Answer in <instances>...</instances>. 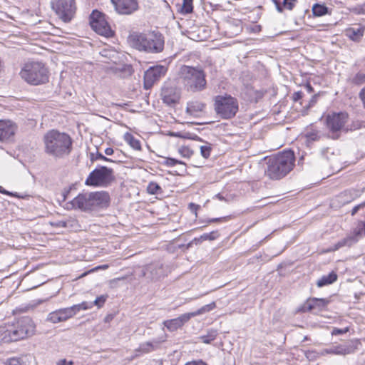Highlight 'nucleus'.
Returning a JSON list of instances; mask_svg holds the SVG:
<instances>
[{
	"label": "nucleus",
	"mask_w": 365,
	"mask_h": 365,
	"mask_svg": "<svg viewBox=\"0 0 365 365\" xmlns=\"http://www.w3.org/2000/svg\"><path fill=\"white\" fill-rule=\"evenodd\" d=\"M35 324L29 317H23L11 324L0 327V341L10 343L24 339L35 332Z\"/></svg>",
	"instance_id": "nucleus-3"
},
{
	"label": "nucleus",
	"mask_w": 365,
	"mask_h": 365,
	"mask_svg": "<svg viewBox=\"0 0 365 365\" xmlns=\"http://www.w3.org/2000/svg\"><path fill=\"white\" fill-rule=\"evenodd\" d=\"M19 76L25 82L32 86H39L49 81V70L41 61H29L23 65Z\"/></svg>",
	"instance_id": "nucleus-6"
},
{
	"label": "nucleus",
	"mask_w": 365,
	"mask_h": 365,
	"mask_svg": "<svg viewBox=\"0 0 365 365\" xmlns=\"http://www.w3.org/2000/svg\"><path fill=\"white\" fill-rule=\"evenodd\" d=\"M131 46L147 53H159L164 49L165 39L157 31L134 32L128 37Z\"/></svg>",
	"instance_id": "nucleus-1"
},
{
	"label": "nucleus",
	"mask_w": 365,
	"mask_h": 365,
	"mask_svg": "<svg viewBox=\"0 0 365 365\" xmlns=\"http://www.w3.org/2000/svg\"><path fill=\"white\" fill-rule=\"evenodd\" d=\"M205 107V104L201 102L191 101L187 103L186 111L191 115L198 116L199 113L204 110Z\"/></svg>",
	"instance_id": "nucleus-25"
},
{
	"label": "nucleus",
	"mask_w": 365,
	"mask_h": 365,
	"mask_svg": "<svg viewBox=\"0 0 365 365\" xmlns=\"http://www.w3.org/2000/svg\"><path fill=\"white\" fill-rule=\"evenodd\" d=\"M45 153L54 158H63L68 156L72 150L71 137L57 130H51L43 135Z\"/></svg>",
	"instance_id": "nucleus-2"
},
{
	"label": "nucleus",
	"mask_w": 365,
	"mask_h": 365,
	"mask_svg": "<svg viewBox=\"0 0 365 365\" xmlns=\"http://www.w3.org/2000/svg\"><path fill=\"white\" fill-rule=\"evenodd\" d=\"M312 12L315 16H322L328 14V8L324 5L316 4L312 7Z\"/></svg>",
	"instance_id": "nucleus-31"
},
{
	"label": "nucleus",
	"mask_w": 365,
	"mask_h": 365,
	"mask_svg": "<svg viewBox=\"0 0 365 365\" xmlns=\"http://www.w3.org/2000/svg\"><path fill=\"white\" fill-rule=\"evenodd\" d=\"M306 88H307V91H308L309 93H311V92L312 91V90H313V89H312V87L311 86V85H310V84H307V86H306Z\"/></svg>",
	"instance_id": "nucleus-59"
},
{
	"label": "nucleus",
	"mask_w": 365,
	"mask_h": 365,
	"mask_svg": "<svg viewBox=\"0 0 365 365\" xmlns=\"http://www.w3.org/2000/svg\"><path fill=\"white\" fill-rule=\"evenodd\" d=\"M107 295H101L100 297H98L93 302H87L88 304H91L92 307L93 305L97 306L98 308L103 307L104 303L106 301Z\"/></svg>",
	"instance_id": "nucleus-35"
},
{
	"label": "nucleus",
	"mask_w": 365,
	"mask_h": 365,
	"mask_svg": "<svg viewBox=\"0 0 365 365\" xmlns=\"http://www.w3.org/2000/svg\"><path fill=\"white\" fill-rule=\"evenodd\" d=\"M0 193L4 194V195H9V196H13V197H19V198L21 197V196H20L17 193H13V192H11L9 191H7L4 187H2L1 186H0Z\"/></svg>",
	"instance_id": "nucleus-44"
},
{
	"label": "nucleus",
	"mask_w": 365,
	"mask_h": 365,
	"mask_svg": "<svg viewBox=\"0 0 365 365\" xmlns=\"http://www.w3.org/2000/svg\"><path fill=\"white\" fill-rule=\"evenodd\" d=\"M346 330H343V329H334L331 334L332 335H339V334H344L345 332H346Z\"/></svg>",
	"instance_id": "nucleus-51"
},
{
	"label": "nucleus",
	"mask_w": 365,
	"mask_h": 365,
	"mask_svg": "<svg viewBox=\"0 0 365 365\" xmlns=\"http://www.w3.org/2000/svg\"><path fill=\"white\" fill-rule=\"evenodd\" d=\"M57 365H73V361H67L66 359H61L58 361Z\"/></svg>",
	"instance_id": "nucleus-52"
},
{
	"label": "nucleus",
	"mask_w": 365,
	"mask_h": 365,
	"mask_svg": "<svg viewBox=\"0 0 365 365\" xmlns=\"http://www.w3.org/2000/svg\"><path fill=\"white\" fill-rule=\"evenodd\" d=\"M217 336V331L216 330H210L206 335L200 336L202 342L205 344H210L214 341Z\"/></svg>",
	"instance_id": "nucleus-33"
},
{
	"label": "nucleus",
	"mask_w": 365,
	"mask_h": 365,
	"mask_svg": "<svg viewBox=\"0 0 365 365\" xmlns=\"http://www.w3.org/2000/svg\"><path fill=\"white\" fill-rule=\"evenodd\" d=\"M190 319L188 313L181 314L177 318L165 320L163 325L170 331H174L182 327L185 323Z\"/></svg>",
	"instance_id": "nucleus-21"
},
{
	"label": "nucleus",
	"mask_w": 365,
	"mask_h": 365,
	"mask_svg": "<svg viewBox=\"0 0 365 365\" xmlns=\"http://www.w3.org/2000/svg\"><path fill=\"white\" fill-rule=\"evenodd\" d=\"M143 275L150 281L158 280L165 275L163 265L160 263L148 264L144 268Z\"/></svg>",
	"instance_id": "nucleus-17"
},
{
	"label": "nucleus",
	"mask_w": 365,
	"mask_h": 365,
	"mask_svg": "<svg viewBox=\"0 0 365 365\" xmlns=\"http://www.w3.org/2000/svg\"><path fill=\"white\" fill-rule=\"evenodd\" d=\"M91 308V304H88L87 302H83L70 307L60 309L51 312L47 317V320L54 324L64 322L75 316L81 310H87Z\"/></svg>",
	"instance_id": "nucleus-10"
},
{
	"label": "nucleus",
	"mask_w": 365,
	"mask_h": 365,
	"mask_svg": "<svg viewBox=\"0 0 365 365\" xmlns=\"http://www.w3.org/2000/svg\"><path fill=\"white\" fill-rule=\"evenodd\" d=\"M212 148L210 144L202 145L200 147V153L205 158H208L210 155Z\"/></svg>",
	"instance_id": "nucleus-37"
},
{
	"label": "nucleus",
	"mask_w": 365,
	"mask_h": 365,
	"mask_svg": "<svg viewBox=\"0 0 365 365\" xmlns=\"http://www.w3.org/2000/svg\"><path fill=\"white\" fill-rule=\"evenodd\" d=\"M328 304L325 299L309 298L299 308V311L302 312H312L314 310L321 311Z\"/></svg>",
	"instance_id": "nucleus-18"
},
{
	"label": "nucleus",
	"mask_w": 365,
	"mask_h": 365,
	"mask_svg": "<svg viewBox=\"0 0 365 365\" xmlns=\"http://www.w3.org/2000/svg\"><path fill=\"white\" fill-rule=\"evenodd\" d=\"M185 365H207L202 360L191 361L187 362Z\"/></svg>",
	"instance_id": "nucleus-46"
},
{
	"label": "nucleus",
	"mask_w": 365,
	"mask_h": 365,
	"mask_svg": "<svg viewBox=\"0 0 365 365\" xmlns=\"http://www.w3.org/2000/svg\"><path fill=\"white\" fill-rule=\"evenodd\" d=\"M357 342L350 341L344 344H339L331 346L329 349H325L322 351L321 355L324 354H336V355H346L353 353L356 349Z\"/></svg>",
	"instance_id": "nucleus-14"
},
{
	"label": "nucleus",
	"mask_w": 365,
	"mask_h": 365,
	"mask_svg": "<svg viewBox=\"0 0 365 365\" xmlns=\"http://www.w3.org/2000/svg\"><path fill=\"white\" fill-rule=\"evenodd\" d=\"M364 205H365V202H364Z\"/></svg>",
	"instance_id": "nucleus-61"
},
{
	"label": "nucleus",
	"mask_w": 365,
	"mask_h": 365,
	"mask_svg": "<svg viewBox=\"0 0 365 365\" xmlns=\"http://www.w3.org/2000/svg\"><path fill=\"white\" fill-rule=\"evenodd\" d=\"M114 171L112 168L100 166L93 170L86 180L85 184L94 187H108L115 181Z\"/></svg>",
	"instance_id": "nucleus-9"
},
{
	"label": "nucleus",
	"mask_w": 365,
	"mask_h": 365,
	"mask_svg": "<svg viewBox=\"0 0 365 365\" xmlns=\"http://www.w3.org/2000/svg\"><path fill=\"white\" fill-rule=\"evenodd\" d=\"M362 9H363L364 12H365V4L362 6Z\"/></svg>",
	"instance_id": "nucleus-60"
},
{
	"label": "nucleus",
	"mask_w": 365,
	"mask_h": 365,
	"mask_svg": "<svg viewBox=\"0 0 365 365\" xmlns=\"http://www.w3.org/2000/svg\"><path fill=\"white\" fill-rule=\"evenodd\" d=\"M92 160H103L105 161L112 162V160L104 155H103L101 153H97L96 156L94 158L93 156L91 158Z\"/></svg>",
	"instance_id": "nucleus-45"
},
{
	"label": "nucleus",
	"mask_w": 365,
	"mask_h": 365,
	"mask_svg": "<svg viewBox=\"0 0 365 365\" xmlns=\"http://www.w3.org/2000/svg\"><path fill=\"white\" fill-rule=\"evenodd\" d=\"M349 83L359 86L365 83V72L359 71L356 73L354 76L351 77L349 80Z\"/></svg>",
	"instance_id": "nucleus-29"
},
{
	"label": "nucleus",
	"mask_w": 365,
	"mask_h": 365,
	"mask_svg": "<svg viewBox=\"0 0 365 365\" xmlns=\"http://www.w3.org/2000/svg\"><path fill=\"white\" fill-rule=\"evenodd\" d=\"M365 207L364 203L355 206L351 210V215H354L361 207Z\"/></svg>",
	"instance_id": "nucleus-50"
},
{
	"label": "nucleus",
	"mask_w": 365,
	"mask_h": 365,
	"mask_svg": "<svg viewBox=\"0 0 365 365\" xmlns=\"http://www.w3.org/2000/svg\"><path fill=\"white\" fill-rule=\"evenodd\" d=\"M166 339V335L160 337L158 340H153V341H146L141 343L138 349H135L136 352L140 354H147L155 350L158 345L165 341Z\"/></svg>",
	"instance_id": "nucleus-23"
},
{
	"label": "nucleus",
	"mask_w": 365,
	"mask_h": 365,
	"mask_svg": "<svg viewBox=\"0 0 365 365\" xmlns=\"http://www.w3.org/2000/svg\"><path fill=\"white\" fill-rule=\"evenodd\" d=\"M365 28L359 26L358 28H349L346 30V36L354 41H359L364 33Z\"/></svg>",
	"instance_id": "nucleus-24"
},
{
	"label": "nucleus",
	"mask_w": 365,
	"mask_h": 365,
	"mask_svg": "<svg viewBox=\"0 0 365 365\" xmlns=\"http://www.w3.org/2000/svg\"><path fill=\"white\" fill-rule=\"evenodd\" d=\"M306 138L308 142L319 140L320 138L319 133L317 130L308 132L306 134Z\"/></svg>",
	"instance_id": "nucleus-36"
},
{
	"label": "nucleus",
	"mask_w": 365,
	"mask_h": 365,
	"mask_svg": "<svg viewBox=\"0 0 365 365\" xmlns=\"http://www.w3.org/2000/svg\"><path fill=\"white\" fill-rule=\"evenodd\" d=\"M348 120V115L346 113H333L329 114L326 118V123L328 129L335 133L341 130Z\"/></svg>",
	"instance_id": "nucleus-13"
},
{
	"label": "nucleus",
	"mask_w": 365,
	"mask_h": 365,
	"mask_svg": "<svg viewBox=\"0 0 365 365\" xmlns=\"http://www.w3.org/2000/svg\"><path fill=\"white\" fill-rule=\"evenodd\" d=\"M147 192L150 195H161L163 189L155 182H150L147 186Z\"/></svg>",
	"instance_id": "nucleus-30"
},
{
	"label": "nucleus",
	"mask_w": 365,
	"mask_h": 365,
	"mask_svg": "<svg viewBox=\"0 0 365 365\" xmlns=\"http://www.w3.org/2000/svg\"><path fill=\"white\" fill-rule=\"evenodd\" d=\"M123 139L133 149L136 150H141L140 140L135 138L131 133H125L123 135Z\"/></svg>",
	"instance_id": "nucleus-27"
},
{
	"label": "nucleus",
	"mask_w": 365,
	"mask_h": 365,
	"mask_svg": "<svg viewBox=\"0 0 365 365\" xmlns=\"http://www.w3.org/2000/svg\"><path fill=\"white\" fill-rule=\"evenodd\" d=\"M51 7L64 22H69L74 16L76 6L75 0H51Z\"/></svg>",
	"instance_id": "nucleus-11"
},
{
	"label": "nucleus",
	"mask_w": 365,
	"mask_h": 365,
	"mask_svg": "<svg viewBox=\"0 0 365 365\" xmlns=\"http://www.w3.org/2000/svg\"><path fill=\"white\" fill-rule=\"evenodd\" d=\"M361 234V230L356 232L354 234L347 236L346 237L341 239L336 244H335L333 247L329 248L327 252H334L339 250L341 247L347 246L350 247L352 245L355 244L358 240L359 236Z\"/></svg>",
	"instance_id": "nucleus-22"
},
{
	"label": "nucleus",
	"mask_w": 365,
	"mask_h": 365,
	"mask_svg": "<svg viewBox=\"0 0 365 365\" xmlns=\"http://www.w3.org/2000/svg\"><path fill=\"white\" fill-rule=\"evenodd\" d=\"M113 149L111 148H107L106 150H105V153L107 155H111L113 154Z\"/></svg>",
	"instance_id": "nucleus-55"
},
{
	"label": "nucleus",
	"mask_w": 365,
	"mask_h": 365,
	"mask_svg": "<svg viewBox=\"0 0 365 365\" xmlns=\"http://www.w3.org/2000/svg\"><path fill=\"white\" fill-rule=\"evenodd\" d=\"M215 197H217L220 200H225L224 197L222 195H221L220 194L216 195Z\"/></svg>",
	"instance_id": "nucleus-58"
},
{
	"label": "nucleus",
	"mask_w": 365,
	"mask_h": 365,
	"mask_svg": "<svg viewBox=\"0 0 365 365\" xmlns=\"http://www.w3.org/2000/svg\"><path fill=\"white\" fill-rule=\"evenodd\" d=\"M50 224L51 226L55 227H67V222L66 221L63 220H57L51 222Z\"/></svg>",
	"instance_id": "nucleus-42"
},
{
	"label": "nucleus",
	"mask_w": 365,
	"mask_h": 365,
	"mask_svg": "<svg viewBox=\"0 0 365 365\" xmlns=\"http://www.w3.org/2000/svg\"><path fill=\"white\" fill-rule=\"evenodd\" d=\"M182 163L178 160L172 158H168L165 160V165L168 166H175L177 164H182Z\"/></svg>",
	"instance_id": "nucleus-41"
},
{
	"label": "nucleus",
	"mask_w": 365,
	"mask_h": 365,
	"mask_svg": "<svg viewBox=\"0 0 365 365\" xmlns=\"http://www.w3.org/2000/svg\"><path fill=\"white\" fill-rule=\"evenodd\" d=\"M117 13L123 15H130L138 8L137 0H111Z\"/></svg>",
	"instance_id": "nucleus-15"
},
{
	"label": "nucleus",
	"mask_w": 365,
	"mask_h": 365,
	"mask_svg": "<svg viewBox=\"0 0 365 365\" xmlns=\"http://www.w3.org/2000/svg\"><path fill=\"white\" fill-rule=\"evenodd\" d=\"M225 217H223V218H212V219H210L208 220V222L210 223V222H220V221H221L222 220H225Z\"/></svg>",
	"instance_id": "nucleus-56"
},
{
	"label": "nucleus",
	"mask_w": 365,
	"mask_h": 365,
	"mask_svg": "<svg viewBox=\"0 0 365 365\" xmlns=\"http://www.w3.org/2000/svg\"><path fill=\"white\" fill-rule=\"evenodd\" d=\"M5 365H22V364H21L19 359L10 358L6 361Z\"/></svg>",
	"instance_id": "nucleus-43"
},
{
	"label": "nucleus",
	"mask_w": 365,
	"mask_h": 365,
	"mask_svg": "<svg viewBox=\"0 0 365 365\" xmlns=\"http://www.w3.org/2000/svg\"><path fill=\"white\" fill-rule=\"evenodd\" d=\"M16 128L15 124L11 120H0V140L4 141L11 138L15 132Z\"/></svg>",
	"instance_id": "nucleus-20"
},
{
	"label": "nucleus",
	"mask_w": 365,
	"mask_h": 365,
	"mask_svg": "<svg viewBox=\"0 0 365 365\" xmlns=\"http://www.w3.org/2000/svg\"><path fill=\"white\" fill-rule=\"evenodd\" d=\"M359 98L362 101L364 108H365V86L359 92Z\"/></svg>",
	"instance_id": "nucleus-47"
},
{
	"label": "nucleus",
	"mask_w": 365,
	"mask_h": 365,
	"mask_svg": "<svg viewBox=\"0 0 365 365\" xmlns=\"http://www.w3.org/2000/svg\"><path fill=\"white\" fill-rule=\"evenodd\" d=\"M253 31L255 32H259L261 31V26L259 25H256L254 26V28L252 29Z\"/></svg>",
	"instance_id": "nucleus-57"
},
{
	"label": "nucleus",
	"mask_w": 365,
	"mask_h": 365,
	"mask_svg": "<svg viewBox=\"0 0 365 365\" xmlns=\"http://www.w3.org/2000/svg\"><path fill=\"white\" fill-rule=\"evenodd\" d=\"M180 77L182 84L189 91H200L206 86L205 75L200 69L183 66L180 68Z\"/></svg>",
	"instance_id": "nucleus-7"
},
{
	"label": "nucleus",
	"mask_w": 365,
	"mask_h": 365,
	"mask_svg": "<svg viewBox=\"0 0 365 365\" xmlns=\"http://www.w3.org/2000/svg\"><path fill=\"white\" fill-rule=\"evenodd\" d=\"M179 153L185 158H190L192 155V151L187 147H181L179 148Z\"/></svg>",
	"instance_id": "nucleus-38"
},
{
	"label": "nucleus",
	"mask_w": 365,
	"mask_h": 365,
	"mask_svg": "<svg viewBox=\"0 0 365 365\" xmlns=\"http://www.w3.org/2000/svg\"><path fill=\"white\" fill-rule=\"evenodd\" d=\"M166 71L167 68L164 66L158 65L150 67L144 74L145 86H151L155 81L164 76Z\"/></svg>",
	"instance_id": "nucleus-16"
},
{
	"label": "nucleus",
	"mask_w": 365,
	"mask_h": 365,
	"mask_svg": "<svg viewBox=\"0 0 365 365\" xmlns=\"http://www.w3.org/2000/svg\"><path fill=\"white\" fill-rule=\"evenodd\" d=\"M276 6V9L278 12L282 13L283 11V6H282L277 0H272Z\"/></svg>",
	"instance_id": "nucleus-49"
},
{
	"label": "nucleus",
	"mask_w": 365,
	"mask_h": 365,
	"mask_svg": "<svg viewBox=\"0 0 365 365\" xmlns=\"http://www.w3.org/2000/svg\"><path fill=\"white\" fill-rule=\"evenodd\" d=\"M303 93L301 91L294 93L292 98L294 101H298L302 98Z\"/></svg>",
	"instance_id": "nucleus-48"
},
{
	"label": "nucleus",
	"mask_w": 365,
	"mask_h": 365,
	"mask_svg": "<svg viewBox=\"0 0 365 365\" xmlns=\"http://www.w3.org/2000/svg\"><path fill=\"white\" fill-rule=\"evenodd\" d=\"M214 101L216 113L223 119L235 117L239 110L238 101L230 95L217 96Z\"/></svg>",
	"instance_id": "nucleus-8"
},
{
	"label": "nucleus",
	"mask_w": 365,
	"mask_h": 365,
	"mask_svg": "<svg viewBox=\"0 0 365 365\" xmlns=\"http://www.w3.org/2000/svg\"><path fill=\"white\" fill-rule=\"evenodd\" d=\"M110 200L108 192L98 191L79 194L73 199L71 205L74 208L86 211L107 207L110 204Z\"/></svg>",
	"instance_id": "nucleus-5"
},
{
	"label": "nucleus",
	"mask_w": 365,
	"mask_h": 365,
	"mask_svg": "<svg viewBox=\"0 0 365 365\" xmlns=\"http://www.w3.org/2000/svg\"><path fill=\"white\" fill-rule=\"evenodd\" d=\"M297 0H284L283 1V7L285 9L292 11L295 6V4Z\"/></svg>",
	"instance_id": "nucleus-39"
},
{
	"label": "nucleus",
	"mask_w": 365,
	"mask_h": 365,
	"mask_svg": "<svg viewBox=\"0 0 365 365\" xmlns=\"http://www.w3.org/2000/svg\"><path fill=\"white\" fill-rule=\"evenodd\" d=\"M315 354L316 352L315 351H309L307 352H306V356L308 358V359H310V358H313L315 356Z\"/></svg>",
	"instance_id": "nucleus-54"
},
{
	"label": "nucleus",
	"mask_w": 365,
	"mask_h": 365,
	"mask_svg": "<svg viewBox=\"0 0 365 365\" xmlns=\"http://www.w3.org/2000/svg\"><path fill=\"white\" fill-rule=\"evenodd\" d=\"M189 207L190 208V210L192 211L196 212L197 210L200 207V206L197 205H195V204H194L192 202H191V203L189 204Z\"/></svg>",
	"instance_id": "nucleus-53"
},
{
	"label": "nucleus",
	"mask_w": 365,
	"mask_h": 365,
	"mask_svg": "<svg viewBox=\"0 0 365 365\" xmlns=\"http://www.w3.org/2000/svg\"><path fill=\"white\" fill-rule=\"evenodd\" d=\"M192 1L193 0H182V4L180 9L181 13L185 14L191 13L193 9Z\"/></svg>",
	"instance_id": "nucleus-34"
},
{
	"label": "nucleus",
	"mask_w": 365,
	"mask_h": 365,
	"mask_svg": "<svg viewBox=\"0 0 365 365\" xmlns=\"http://www.w3.org/2000/svg\"><path fill=\"white\" fill-rule=\"evenodd\" d=\"M90 25L99 35L106 37L113 35V31L106 19L105 15L97 10L93 11L90 16Z\"/></svg>",
	"instance_id": "nucleus-12"
},
{
	"label": "nucleus",
	"mask_w": 365,
	"mask_h": 365,
	"mask_svg": "<svg viewBox=\"0 0 365 365\" xmlns=\"http://www.w3.org/2000/svg\"><path fill=\"white\" fill-rule=\"evenodd\" d=\"M294 162V152L284 151L268 160L265 174L272 180H279L292 170Z\"/></svg>",
	"instance_id": "nucleus-4"
},
{
	"label": "nucleus",
	"mask_w": 365,
	"mask_h": 365,
	"mask_svg": "<svg viewBox=\"0 0 365 365\" xmlns=\"http://www.w3.org/2000/svg\"><path fill=\"white\" fill-rule=\"evenodd\" d=\"M337 280V274L335 272H330L328 275L322 276L317 282L319 287L331 284Z\"/></svg>",
	"instance_id": "nucleus-26"
},
{
	"label": "nucleus",
	"mask_w": 365,
	"mask_h": 365,
	"mask_svg": "<svg viewBox=\"0 0 365 365\" xmlns=\"http://www.w3.org/2000/svg\"><path fill=\"white\" fill-rule=\"evenodd\" d=\"M162 100L168 106H175L179 101L180 91L175 87L165 86L162 89Z\"/></svg>",
	"instance_id": "nucleus-19"
},
{
	"label": "nucleus",
	"mask_w": 365,
	"mask_h": 365,
	"mask_svg": "<svg viewBox=\"0 0 365 365\" xmlns=\"http://www.w3.org/2000/svg\"><path fill=\"white\" fill-rule=\"evenodd\" d=\"M108 267H109V266H108V264H103V265L97 266V267H94V268H93V269H90L89 271H88V272H86L83 273V274L80 276V277H85V276H86L88 274L91 273V272H93L97 271V270H98V269H107L108 268Z\"/></svg>",
	"instance_id": "nucleus-40"
},
{
	"label": "nucleus",
	"mask_w": 365,
	"mask_h": 365,
	"mask_svg": "<svg viewBox=\"0 0 365 365\" xmlns=\"http://www.w3.org/2000/svg\"><path fill=\"white\" fill-rule=\"evenodd\" d=\"M215 307H216V304L215 302H212L210 304H206V305L202 307L201 308H200L199 309H197L195 312L188 313V314L190 316V318L191 319L192 317L199 316V315L205 314L206 312H209L212 311V309H214Z\"/></svg>",
	"instance_id": "nucleus-28"
},
{
	"label": "nucleus",
	"mask_w": 365,
	"mask_h": 365,
	"mask_svg": "<svg viewBox=\"0 0 365 365\" xmlns=\"http://www.w3.org/2000/svg\"><path fill=\"white\" fill-rule=\"evenodd\" d=\"M219 237L217 231H212L210 233H204L199 238H195L194 241L202 242L205 240H215Z\"/></svg>",
	"instance_id": "nucleus-32"
}]
</instances>
